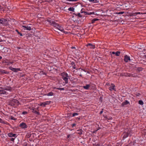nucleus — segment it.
<instances>
[{"label":"nucleus","mask_w":146,"mask_h":146,"mask_svg":"<svg viewBox=\"0 0 146 146\" xmlns=\"http://www.w3.org/2000/svg\"><path fill=\"white\" fill-rule=\"evenodd\" d=\"M48 21L50 24L51 25H53L56 28L58 29L64 33V29L62 25L56 23L55 22L52 20H48Z\"/></svg>","instance_id":"nucleus-1"},{"label":"nucleus","mask_w":146,"mask_h":146,"mask_svg":"<svg viewBox=\"0 0 146 146\" xmlns=\"http://www.w3.org/2000/svg\"><path fill=\"white\" fill-rule=\"evenodd\" d=\"M61 75L62 77V79L65 81V82L67 81L69 76L67 73L63 72L61 74Z\"/></svg>","instance_id":"nucleus-2"},{"label":"nucleus","mask_w":146,"mask_h":146,"mask_svg":"<svg viewBox=\"0 0 146 146\" xmlns=\"http://www.w3.org/2000/svg\"><path fill=\"white\" fill-rule=\"evenodd\" d=\"M121 75L125 76H133L135 77H136L137 76V75H135V74H130L127 73H122L121 74Z\"/></svg>","instance_id":"nucleus-3"},{"label":"nucleus","mask_w":146,"mask_h":146,"mask_svg":"<svg viewBox=\"0 0 146 146\" xmlns=\"http://www.w3.org/2000/svg\"><path fill=\"white\" fill-rule=\"evenodd\" d=\"M19 126L23 129H25L27 127V124L23 122H22L20 123L19 125Z\"/></svg>","instance_id":"nucleus-4"},{"label":"nucleus","mask_w":146,"mask_h":146,"mask_svg":"<svg viewBox=\"0 0 146 146\" xmlns=\"http://www.w3.org/2000/svg\"><path fill=\"white\" fill-rule=\"evenodd\" d=\"M19 102L17 100L13 99V100H12L11 102V105H13L14 106H18L19 105Z\"/></svg>","instance_id":"nucleus-5"},{"label":"nucleus","mask_w":146,"mask_h":146,"mask_svg":"<svg viewBox=\"0 0 146 146\" xmlns=\"http://www.w3.org/2000/svg\"><path fill=\"white\" fill-rule=\"evenodd\" d=\"M9 68L10 70L15 72H17L18 71H20V69L19 68H16L11 67H9Z\"/></svg>","instance_id":"nucleus-6"},{"label":"nucleus","mask_w":146,"mask_h":146,"mask_svg":"<svg viewBox=\"0 0 146 146\" xmlns=\"http://www.w3.org/2000/svg\"><path fill=\"white\" fill-rule=\"evenodd\" d=\"M9 73L8 72L3 69H0V74H8Z\"/></svg>","instance_id":"nucleus-7"},{"label":"nucleus","mask_w":146,"mask_h":146,"mask_svg":"<svg viewBox=\"0 0 146 146\" xmlns=\"http://www.w3.org/2000/svg\"><path fill=\"white\" fill-rule=\"evenodd\" d=\"M7 135L10 137H14L15 138L17 136L16 134H13L12 133H8Z\"/></svg>","instance_id":"nucleus-8"},{"label":"nucleus","mask_w":146,"mask_h":146,"mask_svg":"<svg viewBox=\"0 0 146 146\" xmlns=\"http://www.w3.org/2000/svg\"><path fill=\"white\" fill-rule=\"evenodd\" d=\"M22 27L23 28V29L24 30L30 31L31 30V27L30 26H22Z\"/></svg>","instance_id":"nucleus-9"},{"label":"nucleus","mask_w":146,"mask_h":146,"mask_svg":"<svg viewBox=\"0 0 146 146\" xmlns=\"http://www.w3.org/2000/svg\"><path fill=\"white\" fill-rule=\"evenodd\" d=\"M4 89L5 90H7L9 91H11L13 90V89L10 86H7L4 88Z\"/></svg>","instance_id":"nucleus-10"},{"label":"nucleus","mask_w":146,"mask_h":146,"mask_svg":"<svg viewBox=\"0 0 146 146\" xmlns=\"http://www.w3.org/2000/svg\"><path fill=\"white\" fill-rule=\"evenodd\" d=\"M115 85L113 84H111V85L109 87V89L111 91L112 90H115Z\"/></svg>","instance_id":"nucleus-11"},{"label":"nucleus","mask_w":146,"mask_h":146,"mask_svg":"<svg viewBox=\"0 0 146 146\" xmlns=\"http://www.w3.org/2000/svg\"><path fill=\"white\" fill-rule=\"evenodd\" d=\"M124 60L125 62H127L129 61L130 60V58L129 56L126 55L124 56Z\"/></svg>","instance_id":"nucleus-12"},{"label":"nucleus","mask_w":146,"mask_h":146,"mask_svg":"<svg viewBox=\"0 0 146 146\" xmlns=\"http://www.w3.org/2000/svg\"><path fill=\"white\" fill-rule=\"evenodd\" d=\"M86 46H90V48L91 49H94L95 48V46L94 45L92 44L89 43L86 45Z\"/></svg>","instance_id":"nucleus-13"},{"label":"nucleus","mask_w":146,"mask_h":146,"mask_svg":"<svg viewBox=\"0 0 146 146\" xmlns=\"http://www.w3.org/2000/svg\"><path fill=\"white\" fill-rule=\"evenodd\" d=\"M3 89V90H0V94H8L7 92L5 91L4 89V88Z\"/></svg>","instance_id":"nucleus-14"},{"label":"nucleus","mask_w":146,"mask_h":146,"mask_svg":"<svg viewBox=\"0 0 146 146\" xmlns=\"http://www.w3.org/2000/svg\"><path fill=\"white\" fill-rule=\"evenodd\" d=\"M129 104V102L127 100H125L124 102L122 103V106H124L125 105H126Z\"/></svg>","instance_id":"nucleus-15"},{"label":"nucleus","mask_w":146,"mask_h":146,"mask_svg":"<svg viewBox=\"0 0 146 146\" xmlns=\"http://www.w3.org/2000/svg\"><path fill=\"white\" fill-rule=\"evenodd\" d=\"M90 87V84H87L86 86H83V88L84 89L87 90L89 89Z\"/></svg>","instance_id":"nucleus-16"},{"label":"nucleus","mask_w":146,"mask_h":146,"mask_svg":"<svg viewBox=\"0 0 146 146\" xmlns=\"http://www.w3.org/2000/svg\"><path fill=\"white\" fill-rule=\"evenodd\" d=\"M54 95V93L52 92H50L49 93H48L47 94H45L44 95L47 96H53Z\"/></svg>","instance_id":"nucleus-17"},{"label":"nucleus","mask_w":146,"mask_h":146,"mask_svg":"<svg viewBox=\"0 0 146 146\" xmlns=\"http://www.w3.org/2000/svg\"><path fill=\"white\" fill-rule=\"evenodd\" d=\"M146 14L145 13H141L140 12H136L135 13H133V15H137V14Z\"/></svg>","instance_id":"nucleus-18"},{"label":"nucleus","mask_w":146,"mask_h":146,"mask_svg":"<svg viewBox=\"0 0 146 146\" xmlns=\"http://www.w3.org/2000/svg\"><path fill=\"white\" fill-rule=\"evenodd\" d=\"M84 13L86 15H91V14H94L95 13L94 12H84Z\"/></svg>","instance_id":"nucleus-19"},{"label":"nucleus","mask_w":146,"mask_h":146,"mask_svg":"<svg viewBox=\"0 0 146 146\" xmlns=\"http://www.w3.org/2000/svg\"><path fill=\"white\" fill-rule=\"evenodd\" d=\"M0 123H3V124H5L7 123L6 121H4L2 119L0 118Z\"/></svg>","instance_id":"nucleus-20"},{"label":"nucleus","mask_w":146,"mask_h":146,"mask_svg":"<svg viewBox=\"0 0 146 146\" xmlns=\"http://www.w3.org/2000/svg\"><path fill=\"white\" fill-rule=\"evenodd\" d=\"M54 89H56L58 90H64V88H56V87H54L53 88Z\"/></svg>","instance_id":"nucleus-21"},{"label":"nucleus","mask_w":146,"mask_h":146,"mask_svg":"<svg viewBox=\"0 0 146 146\" xmlns=\"http://www.w3.org/2000/svg\"><path fill=\"white\" fill-rule=\"evenodd\" d=\"M77 131H78V134H79L80 135L82 134L83 131L82 129L78 130H77Z\"/></svg>","instance_id":"nucleus-22"},{"label":"nucleus","mask_w":146,"mask_h":146,"mask_svg":"<svg viewBox=\"0 0 146 146\" xmlns=\"http://www.w3.org/2000/svg\"><path fill=\"white\" fill-rule=\"evenodd\" d=\"M71 48L72 49H73V50L72 51V52H75L77 50V49L76 47L74 46H72L71 47Z\"/></svg>","instance_id":"nucleus-23"},{"label":"nucleus","mask_w":146,"mask_h":146,"mask_svg":"<svg viewBox=\"0 0 146 146\" xmlns=\"http://www.w3.org/2000/svg\"><path fill=\"white\" fill-rule=\"evenodd\" d=\"M99 20V19L95 18L93 19L92 21V23H95V22L96 21Z\"/></svg>","instance_id":"nucleus-24"},{"label":"nucleus","mask_w":146,"mask_h":146,"mask_svg":"<svg viewBox=\"0 0 146 146\" xmlns=\"http://www.w3.org/2000/svg\"><path fill=\"white\" fill-rule=\"evenodd\" d=\"M68 10L70 11H74V8L73 7H70L68 8Z\"/></svg>","instance_id":"nucleus-25"},{"label":"nucleus","mask_w":146,"mask_h":146,"mask_svg":"<svg viewBox=\"0 0 146 146\" xmlns=\"http://www.w3.org/2000/svg\"><path fill=\"white\" fill-rule=\"evenodd\" d=\"M33 113L37 114V115H40V113H39V112L37 111L36 110H33Z\"/></svg>","instance_id":"nucleus-26"},{"label":"nucleus","mask_w":146,"mask_h":146,"mask_svg":"<svg viewBox=\"0 0 146 146\" xmlns=\"http://www.w3.org/2000/svg\"><path fill=\"white\" fill-rule=\"evenodd\" d=\"M138 103L141 105H143L144 104L142 100H139L138 101Z\"/></svg>","instance_id":"nucleus-27"},{"label":"nucleus","mask_w":146,"mask_h":146,"mask_svg":"<svg viewBox=\"0 0 146 146\" xmlns=\"http://www.w3.org/2000/svg\"><path fill=\"white\" fill-rule=\"evenodd\" d=\"M51 101H46L45 102H44V104H45V105H46H46H49L50 104V103H51Z\"/></svg>","instance_id":"nucleus-28"},{"label":"nucleus","mask_w":146,"mask_h":146,"mask_svg":"<svg viewBox=\"0 0 146 146\" xmlns=\"http://www.w3.org/2000/svg\"><path fill=\"white\" fill-rule=\"evenodd\" d=\"M120 54V52L119 51L116 52H115V54L116 56H119Z\"/></svg>","instance_id":"nucleus-29"},{"label":"nucleus","mask_w":146,"mask_h":146,"mask_svg":"<svg viewBox=\"0 0 146 146\" xmlns=\"http://www.w3.org/2000/svg\"><path fill=\"white\" fill-rule=\"evenodd\" d=\"M78 115V113H74L72 114V116L74 117L76 115Z\"/></svg>","instance_id":"nucleus-30"},{"label":"nucleus","mask_w":146,"mask_h":146,"mask_svg":"<svg viewBox=\"0 0 146 146\" xmlns=\"http://www.w3.org/2000/svg\"><path fill=\"white\" fill-rule=\"evenodd\" d=\"M16 31L17 32L18 34L19 35L21 36H22L23 35L22 33H20L19 32L18 30H16Z\"/></svg>","instance_id":"nucleus-31"},{"label":"nucleus","mask_w":146,"mask_h":146,"mask_svg":"<svg viewBox=\"0 0 146 146\" xmlns=\"http://www.w3.org/2000/svg\"><path fill=\"white\" fill-rule=\"evenodd\" d=\"M40 106H43L44 107L45 106H46V105H45V104H44V102H42V103H41L40 104Z\"/></svg>","instance_id":"nucleus-32"},{"label":"nucleus","mask_w":146,"mask_h":146,"mask_svg":"<svg viewBox=\"0 0 146 146\" xmlns=\"http://www.w3.org/2000/svg\"><path fill=\"white\" fill-rule=\"evenodd\" d=\"M76 124L74 123H73L72 124L71 126L72 127H75L76 125Z\"/></svg>","instance_id":"nucleus-33"},{"label":"nucleus","mask_w":146,"mask_h":146,"mask_svg":"<svg viewBox=\"0 0 146 146\" xmlns=\"http://www.w3.org/2000/svg\"><path fill=\"white\" fill-rule=\"evenodd\" d=\"M27 112L26 111H23L22 113V114L23 115H25L27 114Z\"/></svg>","instance_id":"nucleus-34"},{"label":"nucleus","mask_w":146,"mask_h":146,"mask_svg":"<svg viewBox=\"0 0 146 146\" xmlns=\"http://www.w3.org/2000/svg\"><path fill=\"white\" fill-rule=\"evenodd\" d=\"M79 70L80 71H81L82 72H85V71L84 70H83L81 68L79 69Z\"/></svg>","instance_id":"nucleus-35"},{"label":"nucleus","mask_w":146,"mask_h":146,"mask_svg":"<svg viewBox=\"0 0 146 146\" xmlns=\"http://www.w3.org/2000/svg\"><path fill=\"white\" fill-rule=\"evenodd\" d=\"M15 138H11L10 139V140L11 141H14Z\"/></svg>","instance_id":"nucleus-36"},{"label":"nucleus","mask_w":146,"mask_h":146,"mask_svg":"<svg viewBox=\"0 0 146 146\" xmlns=\"http://www.w3.org/2000/svg\"><path fill=\"white\" fill-rule=\"evenodd\" d=\"M141 94L139 93H137L136 94V95L137 96H139Z\"/></svg>","instance_id":"nucleus-37"},{"label":"nucleus","mask_w":146,"mask_h":146,"mask_svg":"<svg viewBox=\"0 0 146 146\" xmlns=\"http://www.w3.org/2000/svg\"><path fill=\"white\" fill-rule=\"evenodd\" d=\"M77 16H78L80 17H82V16L80 13H78L77 15Z\"/></svg>","instance_id":"nucleus-38"},{"label":"nucleus","mask_w":146,"mask_h":146,"mask_svg":"<svg viewBox=\"0 0 146 146\" xmlns=\"http://www.w3.org/2000/svg\"><path fill=\"white\" fill-rule=\"evenodd\" d=\"M128 136V134L127 133L126 135H125L123 136V137L126 138Z\"/></svg>","instance_id":"nucleus-39"},{"label":"nucleus","mask_w":146,"mask_h":146,"mask_svg":"<svg viewBox=\"0 0 146 146\" xmlns=\"http://www.w3.org/2000/svg\"><path fill=\"white\" fill-rule=\"evenodd\" d=\"M112 119V117H108L107 119L108 120H111Z\"/></svg>","instance_id":"nucleus-40"},{"label":"nucleus","mask_w":146,"mask_h":146,"mask_svg":"<svg viewBox=\"0 0 146 146\" xmlns=\"http://www.w3.org/2000/svg\"><path fill=\"white\" fill-rule=\"evenodd\" d=\"M3 22V21L2 19H0V23L1 24H2Z\"/></svg>","instance_id":"nucleus-41"},{"label":"nucleus","mask_w":146,"mask_h":146,"mask_svg":"<svg viewBox=\"0 0 146 146\" xmlns=\"http://www.w3.org/2000/svg\"><path fill=\"white\" fill-rule=\"evenodd\" d=\"M77 0H68V1H77Z\"/></svg>","instance_id":"nucleus-42"},{"label":"nucleus","mask_w":146,"mask_h":146,"mask_svg":"<svg viewBox=\"0 0 146 146\" xmlns=\"http://www.w3.org/2000/svg\"><path fill=\"white\" fill-rule=\"evenodd\" d=\"M124 13V12H120L119 13H118V14H123Z\"/></svg>","instance_id":"nucleus-43"},{"label":"nucleus","mask_w":146,"mask_h":146,"mask_svg":"<svg viewBox=\"0 0 146 146\" xmlns=\"http://www.w3.org/2000/svg\"><path fill=\"white\" fill-rule=\"evenodd\" d=\"M104 117L105 120L107 119L108 118V117H107V116H104Z\"/></svg>","instance_id":"nucleus-44"},{"label":"nucleus","mask_w":146,"mask_h":146,"mask_svg":"<svg viewBox=\"0 0 146 146\" xmlns=\"http://www.w3.org/2000/svg\"><path fill=\"white\" fill-rule=\"evenodd\" d=\"M70 135L69 134V135H68L67 136V138L68 139V138H69L70 137Z\"/></svg>","instance_id":"nucleus-45"},{"label":"nucleus","mask_w":146,"mask_h":146,"mask_svg":"<svg viewBox=\"0 0 146 146\" xmlns=\"http://www.w3.org/2000/svg\"><path fill=\"white\" fill-rule=\"evenodd\" d=\"M111 53L112 54H115V52H112Z\"/></svg>","instance_id":"nucleus-46"},{"label":"nucleus","mask_w":146,"mask_h":146,"mask_svg":"<svg viewBox=\"0 0 146 146\" xmlns=\"http://www.w3.org/2000/svg\"><path fill=\"white\" fill-rule=\"evenodd\" d=\"M103 112V111H100V114H101Z\"/></svg>","instance_id":"nucleus-47"},{"label":"nucleus","mask_w":146,"mask_h":146,"mask_svg":"<svg viewBox=\"0 0 146 146\" xmlns=\"http://www.w3.org/2000/svg\"><path fill=\"white\" fill-rule=\"evenodd\" d=\"M43 72V71H42V72H40V74H42Z\"/></svg>","instance_id":"nucleus-48"},{"label":"nucleus","mask_w":146,"mask_h":146,"mask_svg":"<svg viewBox=\"0 0 146 146\" xmlns=\"http://www.w3.org/2000/svg\"><path fill=\"white\" fill-rule=\"evenodd\" d=\"M68 83L67 82H66V83H63V84L64 83V84H62V85H63V86H64L65 84V83Z\"/></svg>","instance_id":"nucleus-49"},{"label":"nucleus","mask_w":146,"mask_h":146,"mask_svg":"<svg viewBox=\"0 0 146 146\" xmlns=\"http://www.w3.org/2000/svg\"><path fill=\"white\" fill-rule=\"evenodd\" d=\"M73 68H74V69H75V65H74V66H73Z\"/></svg>","instance_id":"nucleus-50"},{"label":"nucleus","mask_w":146,"mask_h":146,"mask_svg":"<svg viewBox=\"0 0 146 146\" xmlns=\"http://www.w3.org/2000/svg\"><path fill=\"white\" fill-rule=\"evenodd\" d=\"M2 58V57L1 56H0V59H1Z\"/></svg>","instance_id":"nucleus-51"},{"label":"nucleus","mask_w":146,"mask_h":146,"mask_svg":"<svg viewBox=\"0 0 146 146\" xmlns=\"http://www.w3.org/2000/svg\"><path fill=\"white\" fill-rule=\"evenodd\" d=\"M60 87H62V86H61V85H60Z\"/></svg>","instance_id":"nucleus-52"},{"label":"nucleus","mask_w":146,"mask_h":146,"mask_svg":"<svg viewBox=\"0 0 146 146\" xmlns=\"http://www.w3.org/2000/svg\"><path fill=\"white\" fill-rule=\"evenodd\" d=\"M1 42V39H0V42Z\"/></svg>","instance_id":"nucleus-53"},{"label":"nucleus","mask_w":146,"mask_h":146,"mask_svg":"<svg viewBox=\"0 0 146 146\" xmlns=\"http://www.w3.org/2000/svg\"><path fill=\"white\" fill-rule=\"evenodd\" d=\"M72 63H73V62H72Z\"/></svg>","instance_id":"nucleus-54"}]
</instances>
